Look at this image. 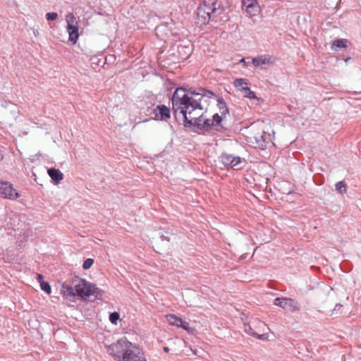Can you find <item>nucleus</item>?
<instances>
[{"mask_svg": "<svg viewBox=\"0 0 361 361\" xmlns=\"http://www.w3.org/2000/svg\"><path fill=\"white\" fill-rule=\"evenodd\" d=\"M212 96H215L214 92L203 87L176 88L172 96V111L175 118H182L183 126L187 128H194L204 131L212 129L225 130L226 127L219 114H215L212 118H204L203 113L200 115L195 113L197 109H203L202 101L204 98H212Z\"/></svg>", "mask_w": 361, "mask_h": 361, "instance_id": "obj_1", "label": "nucleus"}, {"mask_svg": "<svg viewBox=\"0 0 361 361\" xmlns=\"http://www.w3.org/2000/svg\"><path fill=\"white\" fill-rule=\"evenodd\" d=\"M107 352L118 361H147L142 350L126 338L107 346Z\"/></svg>", "mask_w": 361, "mask_h": 361, "instance_id": "obj_2", "label": "nucleus"}, {"mask_svg": "<svg viewBox=\"0 0 361 361\" xmlns=\"http://www.w3.org/2000/svg\"><path fill=\"white\" fill-rule=\"evenodd\" d=\"M219 8L220 4L217 0H204L197 9L198 23L200 25L209 23L211 19L216 18L220 14V12L216 13Z\"/></svg>", "mask_w": 361, "mask_h": 361, "instance_id": "obj_3", "label": "nucleus"}, {"mask_svg": "<svg viewBox=\"0 0 361 361\" xmlns=\"http://www.w3.org/2000/svg\"><path fill=\"white\" fill-rule=\"evenodd\" d=\"M75 294L82 298L94 296L96 298H101L104 293L103 290L97 288L94 284L80 278H76L73 281Z\"/></svg>", "mask_w": 361, "mask_h": 361, "instance_id": "obj_4", "label": "nucleus"}, {"mask_svg": "<svg viewBox=\"0 0 361 361\" xmlns=\"http://www.w3.org/2000/svg\"><path fill=\"white\" fill-rule=\"evenodd\" d=\"M274 304L292 312L299 311L300 309V305L297 300L288 298H276L274 299Z\"/></svg>", "mask_w": 361, "mask_h": 361, "instance_id": "obj_5", "label": "nucleus"}, {"mask_svg": "<svg viewBox=\"0 0 361 361\" xmlns=\"http://www.w3.org/2000/svg\"><path fill=\"white\" fill-rule=\"evenodd\" d=\"M0 194L5 198L10 200L17 199L20 195L12 187V185L7 181L0 180Z\"/></svg>", "mask_w": 361, "mask_h": 361, "instance_id": "obj_6", "label": "nucleus"}, {"mask_svg": "<svg viewBox=\"0 0 361 361\" xmlns=\"http://www.w3.org/2000/svg\"><path fill=\"white\" fill-rule=\"evenodd\" d=\"M75 17L73 14L70 13L66 16V21L68 23L67 25V30L69 33V41L72 42L73 44L76 42L78 38V27L76 25H74Z\"/></svg>", "mask_w": 361, "mask_h": 361, "instance_id": "obj_7", "label": "nucleus"}, {"mask_svg": "<svg viewBox=\"0 0 361 361\" xmlns=\"http://www.w3.org/2000/svg\"><path fill=\"white\" fill-rule=\"evenodd\" d=\"M153 113L156 119L166 121L171 116L170 109L165 105H157L154 109Z\"/></svg>", "mask_w": 361, "mask_h": 361, "instance_id": "obj_8", "label": "nucleus"}, {"mask_svg": "<svg viewBox=\"0 0 361 361\" xmlns=\"http://www.w3.org/2000/svg\"><path fill=\"white\" fill-rule=\"evenodd\" d=\"M221 159L224 165L231 167H235L241 162V158L240 157H235L233 154L227 153H223L221 156Z\"/></svg>", "mask_w": 361, "mask_h": 361, "instance_id": "obj_9", "label": "nucleus"}, {"mask_svg": "<svg viewBox=\"0 0 361 361\" xmlns=\"http://www.w3.org/2000/svg\"><path fill=\"white\" fill-rule=\"evenodd\" d=\"M243 6L250 16H256L259 9L258 4L254 0H243Z\"/></svg>", "mask_w": 361, "mask_h": 361, "instance_id": "obj_10", "label": "nucleus"}, {"mask_svg": "<svg viewBox=\"0 0 361 361\" xmlns=\"http://www.w3.org/2000/svg\"><path fill=\"white\" fill-rule=\"evenodd\" d=\"M269 137L264 131H261L253 136L255 141H252V144L255 145V147L264 149L266 144L268 142L267 139Z\"/></svg>", "mask_w": 361, "mask_h": 361, "instance_id": "obj_11", "label": "nucleus"}, {"mask_svg": "<svg viewBox=\"0 0 361 361\" xmlns=\"http://www.w3.org/2000/svg\"><path fill=\"white\" fill-rule=\"evenodd\" d=\"M252 62L255 67H260L262 69L264 68V65L273 63L272 58L269 55H263L253 58Z\"/></svg>", "mask_w": 361, "mask_h": 361, "instance_id": "obj_12", "label": "nucleus"}, {"mask_svg": "<svg viewBox=\"0 0 361 361\" xmlns=\"http://www.w3.org/2000/svg\"><path fill=\"white\" fill-rule=\"evenodd\" d=\"M214 97H217V106L219 110V113L221 114L219 115V116L223 118V123H225L224 120L226 116V114H228V109L227 107L226 103L222 97H218L216 94Z\"/></svg>", "mask_w": 361, "mask_h": 361, "instance_id": "obj_13", "label": "nucleus"}, {"mask_svg": "<svg viewBox=\"0 0 361 361\" xmlns=\"http://www.w3.org/2000/svg\"><path fill=\"white\" fill-rule=\"evenodd\" d=\"M61 294L68 299H71L76 295L73 285L63 283L61 288Z\"/></svg>", "mask_w": 361, "mask_h": 361, "instance_id": "obj_14", "label": "nucleus"}, {"mask_svg": "<svg viewBox=\"0 0 361 361\" xmlns=\"http://www.w3.org/2000/svg\"><path fill=\"white\" fill-rule=\"evenodd\" d=\"M47 172L50 178L56 183H59L63 179V175L59 169L51 168L48 169Z\"/></svg>", "mask_w": 361, "mask_h": 361, "instance_id": "obj_15", "label": "nucleus"}, {"mask_svg": "<svg viewBox=\"0 0 361 361\" xmlns=\"http://www.w3.org/2000/svg\"><path fill=\"white\" fill-rule=\"evenodd\" d=\"M348 40L345 39H336L332 42L331 49L334 51H339L347 47Z\"/></svg>", "mask_w": 361, "mask_h": 361, "instance_id": "obj_16", "label": "nucleus"}, {"mask_svg": "<svg viewBox=\"0 0 361 361\" xmlns=\"http://www.w3.org/2000/svg\"><path fill=\"white\" fill-rule=\"evenodd\" d=\"M167 322L172 326L178 327L179 324H181V318L176 317L174 314H168L166 317Z\"/></svg>", "mask_w": 361, "mask_h": 361, "instance_id": "obj_17", "label": "nucleus"}, {"mask_svg": "<svg viewBox=\"0 0 361 361\" xmlns=\"http://www.w3.org/2000/svg\"><path fill=\"white\" fill-rule=\"evenodd\" d=\"M247 81L245 79L243 78H237L234 80L233 85L234 86L238 88L239 91L241 92L242 87H245L244 85H247Z\"/></svg>", "mask_w": 361, "mask_h": 361, "instance_id": "obj_18", "label": "nucleus"}, {"mask_svg": "<svg viewBox=\"0 0 361 361\" xmlns=\"http://www.w3.org/2000/svg\"><path fill=\"white\" fill-rule=\"evenodd\" d=\"M241 92L243 94L244 97L250 98V99H255L256 98L255 94L254 92H252L249 87H242L241 88Z\"/></svg>", "mask_w": 361, "mask_h": 361, "instance_id": "obj_19", "label": "nucleus"}, {"mask_svg": "<svg viewBox=\"0 0 361 361\" xmlns=\"http://www.w3.org/2000/svg\"><path fill=\"white\" fill-rule=\"evenodd\" d=\"M336 190L341 194H343L346 192V184L344 181H339L335 185Z\"/></svg>", "mask_w": 361, "mask_h": 361, "instance_id": "obj_20", "label": "nucleus"}, {"mask_svg": "<svg viewBox=\"0 0 361 361\" xmlns=\"http://www.w3.org/2000/svg\"><path fill=\"white\" fill-rule=\"evenodd\" d=\"M178 51L179 54L182 51L185 52V54L181 57L182 59H186L190 54V49L188 47L180 46L178 47Z\"/></svg>", "mask_w": 361, "mask_h": 361, "instance_id": "obj_21", "label": "nucleus"}, {"mask_svg": "<svg viewBox=\"0 0 361 361\" xmlns=\"http://www.w3.org/2000/svg\"><path fill=\"white\" fill-rule=\"evenodd\" d=\"M120 318V314L118 312H111L110 314H109V321L113 324H117V322L118 320Z\"/></svg>", "mask_w": 361, "mask_h": 361, "instance_id": "obj_22", "label": "nucleus"}, {"mask_svg": "<svg viewBox=\"0 0 361 361\" xmlns=\"http://www.w3.org/2000/svg\"><path fill=\"white\" fill-rule=\"evenodd\" d=\"M41 289L44 290L47 294H50L51 292V288L48 282L42 281L40 284Z\"/></svg>", "mask_w": 361, "mask_h": 361, "instance_id": "obj_23", "label": "nucleus"}, {"mask_svg": "<svg viewBox=\"0 0 361 361\" xmlns=\"http://www.w3.org/2000/svg\"><path fill=\"white\" fill-rule=\"evenodd\" d=\"M93 263H94V260L92 259H90V258L87 259L86 260H85V262L82 264L83 269L87 270V269H90L92 267V265L93 264Z\"/></svg>", "mask_w": 361, "mask_h": 361, "instance_id": "obj_24", "label": "nucleus"}, {"mask_svg": "<svg viewBox=\"0 0 361 361\" xmlns=\"http://www.w3.org/2000/svg\"><path fill=\"white\" fill-rule=\"evenodd\" d=\"M46 18L49 21H53L58 18V13L56 12L47 13L46 14Z\"/></svg>", "mask_w": 361, "mask_h": 361, "instance_id": "obj_25", "label": "nucleus"}, {"mask_svg": "<svg viewBox=\"0 0 361 361\" xmlns=\"http://www.w3.org/2000/svg\"><path fill=\"white\" fill-rule=\"evenodd\" d=\"M343 307V305L341 303H336L334 309L332 310L331 315H336L341 313V309Z\"/></svg>", "mask_w": 361, "mask_h": 361, "instance_id": "obj_26", "label": "nucleus"}, {"mask_svg": "<svg viewBox=\"0 0 361 361\" xmlns=\"http://www.w3.org/2000/svg\"><path fill=\"white\" fill-rule=\"evenodd\" d=\"M252 336L260 340H266L268 338V335L267 334H258L256 332L252 333Z\"/></svg>", "mask_w": 361, "mask_h": 361, "instance_id": "obj_27", "label": "nucleus"}, {"mask_svg": "<svg viewBox=\"0 0 361 361\" xmlns=\"http://www.w3.org/2000/svg\"><path fill=\"white\" fill-rule=\"evenodd\" d=\"M190 324L188 322L181 320V324H179L178 328H182L184 330L189 331Z\"/></svg>", "mask_w": 361, "mask_h": 361, "instance_id": "obj_28", "label": "nucleus"}, {"mask_svg": "<svg viewBox=\"0 0 361 361\" xmlns=\"http://www.w3.org/2000/svg\"><path fill=\"white\" fill-rule=\"evenodd\" d=\"M245 331L247 334L252 336V333H255V331H253L251 326L250 324H245Z\"/></svg>", "mask_w": 361, "mask_h": 361, "instance_id": "obj_29", "label": "nucleus"}, {"mask_svg": "<svg viewBox=\"0 0 361 361\" xmlns=\"http://www.w3.org/2000/svg\"><path fill=\"white\" fill-rule=\"evenodd\" d=\"M37 279L39 282V283L41 284L42 281H43L44 276L42 274H37Z\"/></svg>", "mask_w": 361, "mask_h": 361, "instance_id": "obj_30", "label": "nucleus"}, {"mask_svg": "<svg viewBox=\"0 0 361 361\" xmlns=\"http://www.w3.org/2000/svg\"><path fill=\"white\" fill-rule=\"evenodd\" d=\"M163 350L165 353H169L170 350V349L168 347H164Z\"/></svg>", "mask_w": 361, "mask_h": 361, "instance_id": "obj_31", "label": "nucleus"}, {"mask_svg": "<svg viewBox=\"0 0 361 361\" xmlns=\"http://www.w3.org/2000/svg\"><path fill=\"white\" fill-rule=\"evenodd\" d=\"M161 238H162L163 240H164V239H165V240H166L167 241H169V240H170V239H169V238H167V237H166V236H164V235H161Z\"/></svg>", "mask_w": 361, "mask_h": 361, "instance_id": "obj_32", "label": "nucleus"}, {"mask_svg": "<svg viewBox=\"0 0 361 361\" xmlns=\"http://www.w3.org/2000/svg\"><path fill=\"white\" fill-rule=\"evenodd\" d=\"M240 63H245V59L244 58L241 59L240 60Z\"/></svg>", "mask_w": 361, "mask_h": 361, "instance_id": "obj_33", "label": "nucleus"}, {"mask_svg": "<svg viewBox=\"0 0 361 361\" xmlns=\"http://www.w3.org/2000/svg\"><path fill=\"white\" fill-rule=\"evenodd\" d=\"M3 159V155L0 153V161Z\"/></svg>", "mask_w": 361, "mask_h": 361, "instance_id": "obj_34", "label": "nucleus"}, {"mask_svg": "<svg viewBox=\"0 0 361 361\" xmlns=\"http://www.w3.org/2000/svg\"><path fill=\"white\" fill-rule=\"evenodd\" d=\"M149 121V119H145L144 121H142V122H147Z\"/></svg>", "mask_w": 361, "mask_h": 361, "instance_id": "obj_35", "label": "nucleus"}]
</instances>
